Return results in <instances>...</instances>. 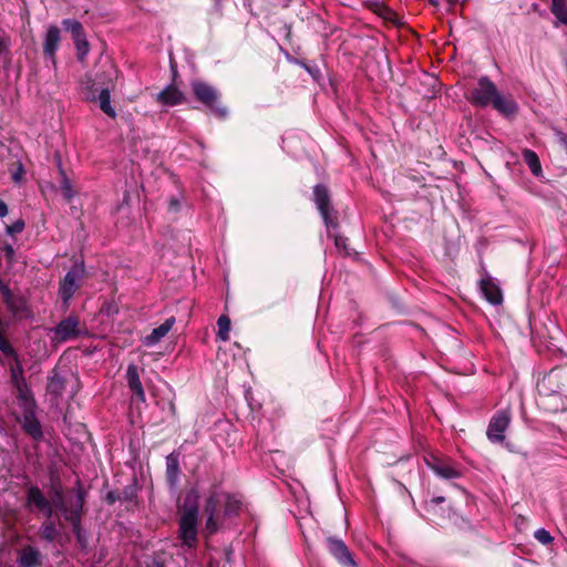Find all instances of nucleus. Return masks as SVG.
Masks as SVG:
<instances>
[{
    "mask_svg": "<svg viewBox=\"0 0 567 567\" xmlns=\"http://www.w3.org/2000/svg\"><path fill=\"white\" fill-rule=\"evenodd\" d=\"M244 507L243 499L237 494L221 491H212L206 498L203 515L205 524L202 534L205 538L229 529L233 519L240 515Z\"/></svg>",
    "mask_w": 567,
    "mask_h": 567,
    "instance_id": "obj_1",
    "label": "nucleus"
},
{
    "mask_svg": "<svg viewBox=\"0 0 567 567\" xmlns=\"http://www.w3.org/2000/svg\"><path fill=\"white\" fill-rule=\"evenodd\" d=\"M75 501L72 502L70 505H66L64 501V496L62 491H56L53 497V503L55 507H58L64 518L71 523L73 533L76 535L79 542H81L82 538V528H81V518H82V511L85 502V491L83 489L80 482H78V487L75 489Z\"/></svg>",
    "mask_w": 567,
    "mask_h": 567,
    "instance_id": "obj_2",
    "label": "nucleus"
},
{
    "mask_svg": "<svg viewBox=\"0 0 567 567\" xmlns=\"http://www.w3.org/2000/svg\"><path fill=\"white\" fill-rule=\"evenodd\" d=\"M8 322L0 319V352L6 358V363L10 370V379L13 386L27 383L24 370L17 350L11 346L7 338Z\"/></svg>",
    "mask_w": 567,
    "mask_h": 567,
    "instance_id": "obj_3",
    "label": "nucleus"
},
{
    "mask_svg": "<svg viewBox=\"0 0 567 567\" xmlns=\"http://www.w3.org/2000/svg\"><path fill=\"white\" fill-rule=\"evenodd\" d=\"M190 89L194 99L214 112L218 117L227 115V109L220 103V92L217 87L205 81L194 80L190 83Z\"/></svg>",
    "mask_w": 567,
    "mask_h": 567,
    "instance_id": "obj_4",
    "label": "nucleus"
},
{
    "mask_svg": "<svg viewBox=\"0 0 567 567\" xmlns=\"http://www.w3.org/2000/svg\"><path fill=\"white\" fill-rule=\"evenodd\" d=\"M313 200H315V204H316L318 210L320 212V214L323 218V221H324L327 228L328 229L337 228L338 220L334 216H332L333 208L331 206L329 190L324 185L319 184V185L315 186Z\"/></svg>",
    "mask_w": 567,
    "mask_h": 567,
    "instance_id": "obj_5",
    "label": "nucleus"
},
{
    "mask_svg": "<svg viewBox=\"0 0 567 567\" xmlns=\"http://www.w3.org/2000/svg\"><path fill=\"white\" fill-rule=\"evenodd\" d=\"M62 24L72 35L76 49L78 60L80 62H84L90 52V44L86 40V34L82 23L74 19H65L62 21Z\"/></svg>",
    "mask_w": 567,
    "mask_h": 567,
    "instance_id": "obj_6",
    "label": "nucleus"
},
{
    "mask_svg": "<svg viewBox=\"0 0 567 567\" xmlns=\"http://www.w3.org/2000/svg\"><path fill=\"white\" fill-rule=\"evenodd\" d=\"M0 291L8 310L14 318L24 319L31 317V310L25 298L14 295L10 288L2 282H0Z\"/></svg>",
    "mask_w": 567,
    "mask_h": 567,
    "instance_id": "obj_7",
    "label": "nucleus"
},
{
    "mask_svg": "<svg viewBox=\"0 0 567 567\" xmlns=\"http://www.w3.org/2000/svg\"><path fill=\"white\" fill-rule=\"evenodd\" d=\"M424 462L429 468L444 480L458 478L461 476V471L449 457H440L434 454H429L424 456Z\"/></svg>",
    "mask_w": 567,
    "mask_h": 567,
    "instance_id": "obj_8",
    "label": "nucleus"
},
{
    "mask_svg": "<svg viewBox=\"0 0 567 567\" xmlns=\"http://www.w3.org/2000/svg\"><path fill=\"white\" fill-rule=\"evenodd\" d=\"M52 340L59 343L79 338L82 333L79 317L73 315L66 317L52 329Z\"/></svg>",
    "mask_w": 567,
    "mask_h": 567,
    "instance_id": "obj_9",
    "label": "nucleus"
},
{
    "mask_svg": "<svg viewBox=\"0 0 567 567\" xmlns=\"http://www.w3.org/2000/svg\"><path fill=\"white\" fill-rule=\"evenodd\" d=\"M177 539L182 547L194 549L198 544V518H178Z\"/></svg>",
    "mask_w": 567,
    "mask_h": 567,
    "instance_id": "obj_10",
    "label": "nucleus"
},
{
    "mask_svg": "<svg viewBox=\"0 0 567 567\" xmlns=\"http://www.w3.org/2000/svg\"><path fill=\"white\" fill-rule=\"evenodd\" d=\"M497 92L495 84L487 76H482L471 92L470 100L473 104L484 107L492 104Z\"/></svg>",
    "mask_w": 567,
    "mask_h": 567,
    "instance_id": "obj_11",
    "label": "nucleus"
},
{
    "mask_svg": "<svg viewBox=\"0 0 567 567\" xmlns=\"http://www.w3.org/2000/svg\"><path fill=\"white\" fill-rule=\"evenodd\" d=\"M511 422L508 411H498L489 421L486 435L492 443H503L505 440V431Z\"/></svg>",
    "mask_w": 567,
    "mask_h": 567,
    "instance_id": "obj_12",
    "label": "nucleus"
},
{
    "mask_svg": "<svg viewBox=\"0 0 567 567\" xmlns=\"http://www.w3.org/2000/svg\"><path fill=\"white\" fill-rule=\"evenodd\" d=\"M326 542L329 553L339 561L341 566L358 567L352 553L343 540L336 537H328Z\"/></svg>",
    "mask_w": 567,
    "mask_h": 567,
    "instance_id": "obj_13",
    "label": "nucleus"
},
{
    "mask_svg": "<svg viewBox=\"0 0 567 567\" xmlns=\"http://www.w3.org/2000/svg\"><path fill=\"white\" fill-rule=\"evenodd\" d=\"M83 272H84V270L82 267L74 266L64 276V278L60 285V289H59V293H60L62 300L64 301V303L68 305L69 300L73 297V295L78 290L79 282L83 277Z\"/></svg>",
    "mask_w": 567,
    "mask_h": 567,
    "instance_id": "obj_14",
    "label": "nucleus"
},
{
    "mask_svg": "<svg viewBox=\"0 0 567 567\" xmlns=\"http://www.w3.org/2000/svg\"><path fill=\"white\" fill-rule=\"evenodd\" d=\"M126 381L130 391L132 392V399L138 403L146 402V394L144 386L141 381L140 369L135 364H128L126 370Z\"/></svg>",
    "mask_w": 567,
    "mask_h": 567,
    "instance_id": "obj_15",
    "label": "nucleus"
},
{
    "mask_svg": "<svg viewBox=\"0 0 567 567\" xmlns=\"http://www.w3.org/2000/svg\"><path fill=\"white\" fill-rule=\"evenodd\" d=\"M178 518H198L199 514V494L196 489L188 491L178 506Z\"/></svg>",
    "mask_w": 567,
    "mask_h": 567,
    "instance_id": "obj_16",
    "label": "nucleus"
},
{
    "mask_svg": "<svg viewBox=\"0 0 567 567\" xmlns=\"http://www.w3.org/2000/svg\"><path fill=\"white\" fill-rule=\"evenodd\" d=\"M20 423L24 432L34 441H41L43 439L42 425L35 416V410L22 412Z\"/></svg>",
    "mask_w": 567,
    "mask_h": 567,
    "instance_id": "obj_17",
    "label": "nucleus"
},
{
    "mask_svg": "<svg viewBox=\"0 0 567 567\" xmlns=\"http://www.w3.org/2000/svg\"><path fill=\"white\" fill-rule=\"evenodd\" d=\"M162 105L175 106L186 101L185 94L176 85L169 84L156 95Z\"/></svg>",
    "mask_w": 567,
    "mask_h": 567,
    "instance_id": "obj_18",
    "label": "nucleus"
},
{
    "mask_svg": "<svg viewBox=\"0 0 567 567\" xmlns=\"http://www.w3.org/2000/svg\"><path fill=\"white\" fill-rule=\"evenodd\" d=\"M60 40V29L56 25H50L44 38L43 52L53 63L55 62V53L58 51Z\"/></svg>",
    "mask_w": 567,
    "mask_h": 567,
    "instance_id": "obj_19",
    "label": "nucleus"
},
{
    "mask_svg": "<svg viewBox=\"0 0 567 567\" xmlns=\"http://www.w3.org/2000/svg\"><path fill=\"white\" fill-rule=\"evenodd\" d=\"M28 503L45 513L47 517L53 514L51 503L45 498L42 491L37 486H31L27 492Z\"/></svg>",
    "mask_w": 567,
    "mask_h": 567,
    "instance_id": "obj_20",
    "label": "nucleus"
},
{
    "mask_svg": "<svg viewBox=\"0 0 567 567\" xmlns=\"http://www.w3.org/2000/svg\"><path fill=\"white\" fill-rule=\"evenodd\" d=\"M481 291L488 302L492 305H501L503 301V295L499 287L492 280L489 276H486L480 281Z\"/></svg>",
    "mask_w": 567,
    "mask_h": 567,
    "instance_id": "obj_21",
    "label": "nucleus"
},
{
    "mask_svg": "<svg viewBox=\"0 0 567 567\" xmlns=\"http://www.w3.org/2000/svg\"><path fill=\"white\" fill-rule=\"evenodd\" d=\"M174 324V317L166 319L159 327L153 329V331L144 338L143 343L147 347L157 344L164 337L167 336Z\"/></svg>",
    "mask_w": 567,
    "mask_h": 567,
    "instance_id": "obj_22",
    "label": "nucleus"
},
{
    "mask_svg": "<svg viewBox=\"0 0 567 567\" xmlns=\"http://www.w3.org/2000/svg\"><path fill=\"white\" fill-rule=\"evenodd\" d=\"M18 561L21 567H38L42 564V555L35 547L24 546L19 551Z\"/></svg>",
    "mask_w": 567,
    "mask_h": 567,
    "instance_id": "obj_23",
    "label": "nucleus"
},
{
    "mask_svg": "<svg viewBox=\"0 0 567 567\" xmlns=\"http://www.w3.org/2000/svg\"><path fill=\"white\" fill-rule=\"evenodd\" d=\"M92 102H97L102 112H104L111 118L116 117V112L114 107L111 105V95L110 89L104 87L96 95L95 91L91 90V95L87 97Z\"/></svg>",
    "mask_w": 567,
    "mask_h": 567,
    "instance_id": "obj_24",
    "label": "nucleus"
},
{
    "mask_svg": "<svg viewBox=\"0 0 567 567\" xmlns=\"http://www.w3.org/2000/svg\"><path fill=\"white\" fill-rule=\"evenodd\" d=\"M14 389L17 390V399L22 412L37 409V402L27 383L16 385Z\"/></svg>",
    "mask_w": 567,
    "mask_h": 567,
    "instance_id": "obj_25",
    "label": "nucleus"
},
{
    "mask_svg": "<svg viewBox=\"0 0 567 567\" xmlns=\"http://www.w3.org/2000/svg\"><path fill=\"white\" fill-rule=\"evenodd\" d=\"M179 474V455L173 452L166 456V477L172 487L176 486Z\"/></svg>",
    "mask_w": 567,
    "mask_h": 567,
    "instance_id": "obj_26",
    "label": "nucleus"
},
{
    "mask_svg": "<svg viewBox=\"0 0 567 567\" xmlns=\"http://www.w3.org/2000/svg\"><path fill=\"white\" fill-rule=\"evenodd\" d=\"M492 104H493L494 109H496L499 113H502L506 116L513 115L517 112L516 102L511 97L501 95L498 92H497L496 96L494 97Z\"/></svg>",
    "mask_w": 567,
    "mask_h": 567,
    "instance_id": "obj_27",
    "label": "nucleus"
},
{
    "mask_svg": "<svg viewBox=\"0 0 567 567\" xmlns=\"http://www.w3.org/2000/svg\"><path fill=\"white\" fill-rule=\"evenodd\" d=\"M522 156L530 172L535 176H539L542 174V165L538 155L534 151L525 148Z\"/></svg>",
    "mask_w": 567,
    "mask_h": 567,
    "instance_id": "obj_28",
    "label": "nucleus"
},
{
    "mask_svg": "<svg viewBox=\"0 0 567 567\" xmlns=\"http://www.w3.org/2000/svg\"><path fill=\"white\" fill-rule=\"evenodd\" d=\"M59 173L61 176V190L66 200H71L75 196V192L73 189V185L70 181V178L66 176L62 165L61 161L59 162Z\"/></svg>",
    "mask_w": 567,
    "mask_h": 567,
    "instance_id": "obj_29",
    "label": "nucleus"
},
{
    "mask_svg": "<svg viewBox=\"0 0 567 567\" xmlns=\"http://www.w3.org/2000/svg\"><path fill=\"white\" fill-rule=\"evenodd\" d=\"M217 338L224 342L228 341L230 331V319L226 315H221L217 320Z\"/></svg>",
    "mask_w": 567,
    "mask_h": 567,
    "instance_id": "obj_30",
    "label": "nucleus"
},
{
    "mask_svg": "<svg viewBox=\"0 0 567 567\" xmlns=\"http://www.w3.org/2000/svg\"><path fill=\"white\" fill-rule=\"evenodd\" d=\"M551 12L564 24H567V3L566 0H553Z\"/></svg>",
    "mask_w": 567,
    "mask_h": 567,
    "instance_id": "obj_31",
    "label": "nucleus"
},
{
    "mask_svg": "<svg viewBox=\"0 0 567 567\" xmlns=\"http://www.w3.org/2000/svg\"><path fill=\"white\" fill-rule=\"evenodd\" d=\"M559 378V372L555 369L550 370L547 375L543 378L540 383L538 384L539 393L547 394V391L550 390V385L557 381Z\"/></svg>",
    "mask_w": 567,
    "mask_h": 567,
    "instance_id": "obj_32",
    "label": "nucleus"
},
{
    "mask_svg": "<svg viewBox=\"0 0 567 567\" xmlns=\"http://www.w3.org/2000/svg\"><path fill=\"white\" fill-rule=\"evenodd\" d=\"M42 537L48 542H53L58 535L54 523L45 522L41 526Z\"/></svg>",
    "mask_w": 567,
    "mask_h": 567,
    "instance_id": "obj_33",
    "label": "nucleus"
},
{
    "mask_svg": "<svg viewBox=\"0 0 567 567\" xmlns=\"http://www.w3.org/2000/svg\"><path fill=\"white\" fill-rule=\"evenodd\" d=\"M534 536L543 545H549L554 540L550 533L545 528L537 529Z\"/></svg>",
    "mask_w": 567,
    "mask_h": 567,
    "instance_id": "obj_34",
    "label": "nucleus"
},
{
    "mask_svg": "<svg viewBox=\"0 0 567 567\" xmlns=\"http://www.w3.org/2000/svg\"><path fill=\"white\" fill-rule=\"evenodd\" d=\"M24 226H25L24 221L22 219H18L14 223H12L11 225H8L6 227V231L8 235L20 234L23 231Z\"/></svg>",
    "mask_w": 567,
    "mask_h": 567,
    "instance_id": "obj_35",
    "label": "nucleus"
},
{
    "mask_svg": "<svg viewBox=\"0 0 567 567\" xmlns=\"http://www.w3.org/2000/svg\"><path fill=\"white\" fill-rule=\"evenodd\" d=\"M2 251L4 252L7 262L12 264V261L14 259V255H16L12 245H9V244L4 245L2 248Z\"/></svg>",
    "mask_w": 567,
    "mask_h": 567,
    "instance_id": "obj_36",
    "label": "nucleus"
},
{
    "mask_svg": "<svg viewBox=\"0 0 567 567\" xmlns=\"http://www.w3.org/2000/svg\"><path fill=\"white\" fill-rule=\"evenodd\" d=\"M347 241L348 239L340 235H334V245L338 249L347 250Z\"/></svg>",
    "mask_w": 567,
    "mask_h": 567,
    "instance_id": "obj_37",
    "label": "nucleus"
},
{
    "mask_svg": "<svg viewBox=\"0 0 567 567\" xmlns=\"http://www.w3.org/2000/svg\"><path fill=\"white\" fill-rule=\"evenodd\" d=\"M8 45V39L3 34H0V54L7 50Z\"/></svg>",
    "mask_w": 567,
    "mask_h": 567,
    "instance_id": "obj_38",
    "label": "nucleus"
},
{
    "mask_svg": "<svg viewBox=\"0 0 567 567\" xmlns=\"http://www.w3.org/2000/svg\"><path fill=\"white\" fill-rule=\"evenodd\" d=\"M22 174H23V167H22V165H20V166L18 167L17 172H14V173L12 174V179H13L14 182H20V181H21V178H22Z\"/></svg>",
    "mask_w": 567,
    "mask_h": 567,
    "instance_id": "obj_39",
    "label": "nucleus"
},
{
    "mask_svg": "<svg viewBox=\"0 0 567 567\" xmlns=\"http://www.w3.org/2000/svg\"><path fill=\"white\" fill-rule=\"evenodd\" d=\"M8 215V206L7 204L0 199V217H4Z\"/></svg>",
    "mask_w": 567,
    "mask_h": 567,
    "instance_id": "obj_40",
    "label": "nucleus"
},
{
    "mask_svg": "<svg viewBox=\"0 0 567 567\" xmlns=\"http://www.w3.org/2000/svg\"><path fill=\"white\" fill-rule=\"evenodd\" d=\"M49 388L50 389H53V388H59L61 389L62 388V384L59 380H54L52 379L51 382L49 383Z\"/></svg>",
    "mask_w": 567,
    "mask_h": 567,
    "instance_id": "obj_41",
    "label": "nucleus"
},
{
    "mask_svg": "<svg viewBox=\"0 0 567 567\" xmlns=\"http://www.w3.org/2000/svg\"><path fill=\"white\" fill-rule=\"evenodd\" d=\"M445 501V498L443 496H436V497H433L430 503L431 504H441Z\"/></svg>",
    "mask_w": 567,
    "mask_h": 567,
    "instance_id": "obj_42",
    "label": "nucleus"
},
{
    "mask_svg": "<svg viewBox=\"0 0 567 567\" xmlns=\"http://www.w3.org/2000/svg\"><path fill=\"white\" fill-rule=\"evenodd\" d=\"M307 70L312 74L313 78H316L317 75H319V70L316 69V70H311L309 68H307Z\"/></svg>",
    "mask_w": 567,
    "mask_h": 567,
    "instance_id": "obj_43",
    "label": "nucleus"
},
{
    "mask_svg": "<svg viewBox=\"0 0 567 567\" xmlns=\"http://www.w3.org/2000/svg\"><path fill=\"white\" fill-rule=\"evenodd\" d=\"M217 2H220L221 0H216Z\"/></svg>",
    "mask_w": 567,
    "mask_h": 567,
    "instance_id": "obj_44",
    "label": "nucleus"
}]
</instances>
